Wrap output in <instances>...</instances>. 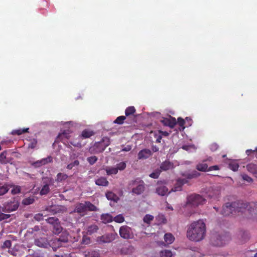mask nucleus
<instances>
[{
	"mask_svg": "<svg viewBox=\"0 0 257 257\" xmlns=\"http://www.w3.org/2000/svg\"><path fill=\"white\" fill-rule=\"evenodd\" d=\"M206 225L201 220L192 222L188 227L186 235L191 241L198 242L203 240L206 234Z\"/></svg>",
	"mask_w": 257,
	"mask_h": 257,
	"instance_id": "obj_1",
	"label": "nucleus"
},
{
	"mask_svg": "<svg viewBox=\"0 0 257 257\" xmlns=\"http://www.w3.org/2000/svg\"><path fill=\"white\" fill-rule=\"evenodd\" d=\"M245 206L246 205L242 201L228 202L222 206L221 214L224 216H228L230 214H235L239 212L244 213V209Z\"/></svg>",
	"mask_w": 257,
	"mask_h": 257,
	"instance_id": "obj_2",
	"label": "nucleus"
},
{
	"mask_svg": "<svg viewBox=\"0 0 257 257\" xmlns=\"http://www.w3.org/2000/svg\"><path fill=\"white\" fill-rule=\"evenodd\" d=\"M230 236L227 232H223L221 234H213L211 237V241L213 245L215 246H222L230 240Z\"/></svg>",
	"mask_w": 257,
	"mask_h": 257,
	"instance_id": "obj_3",
	"label": "nucleus"
},
{
	"mask_svg": "<svg viewBox=\"0 0 257 257\" xmlns=\"http://www.w3.org/2000/svg\"><path fill=\"white\" fill-rule=\"evenodd\" d=\"M129 186L132 188V193L137 195H140L145 191V183L140 178L131 181Z\"/></svg>",
	"mask_w": 257,
	"mask_h": 257,
	"instance_id": "obj_4",
	"label": "nucleus"
},
{
	"mask_svg": "<svg viewBox=\"0 0 257 257\" xmlns=\"http://www.w3.org/2000/svg\"><path fill=\"white\" fill-rule=\"evenodd\" d=\"M205 202V199L198 194H192L187 197V203L193 206L202 205Z\"/></svg>",
	"mask_w": 257,
	"mask_h": 257,
	"instance_id": "obj_5",
	"label": "nucleus"
},
{
	"mask_svg": "<svg viewBox=\"0 0 257 257\" xmlns=\"http://www.w3.org/2000/svg\"><path fill=\"white\" fill-rule=\"evenodd\" d=\"M109 139L107 137H104L102 141L96 143L94 145L95 153H99L104 151L105 148L109 145Z\"/></svg>",
	"mask_w": 257,
	"mask_h": 257,
	"instance_id": "obj_6",
	"label": "nucleus"
},
{
	"mask_svg": "<svg viewBox=\"0 0 257 257\" xmlns=\"http://www.w3.org/2000/svg\"><path fill=\"white\" fill-rule=\"evenodd\" d=\"M246 205L244 209V214L248 215V218H252L253 214L257 215V203H244Z\"/></svg>",
	"mask_w": 257,
	"mask_h": 257,
	"instance_id": "obj_7",
	"label": "nucleus"
},
{
	"mask_svg": "<svg viewBox=\"0 0 257 257\" xmlns=\"http://www.w3.org/2000/svg\"><path fill=\"white\" fill-rule=\"evenodd\" d=\"M119 235L124 239H131L134 237L132 228L127 225H123L120 227Z\"/></svg>",
	"mask_w": 257,
	"mask_h": 257,
	"instance_id": "obj_8",
	"label": "nucleus"
},
{
	"mask_svg": "<svg viewBox=\"0 0 257 257\" xmlns=\"http://www.w3.org/2000/svg\"><path fill=\"white\" fill-rule=\"evenodd\" d=\"M117 237L116 232H110L99 236L97 238V241L100 243H109L115 239Z\"/></svg>",
	"mask_w": 257,
	"mask_h": 257,
	"instance_id": "obj_9",
	"label": "nucleus"
},
{
	"mask_svg": "<svg viewBox=\"0 0 257 257\" xmlns=\"http://www.w3.org/2000/svg\"><path fill=\"white\" fill-rule=\"evenodd\" d=\"M20 203L19 201L15 199L8 202L4 206L3 211L11 212L16 211L19 207Z\"/></svg>",
	"mask_w": 257,
	"mask_h": 257,
	"instance_id": "obj_10",
	"label": "nucleus"
},
{
	"mask_svg": "<svg viewBox=\"0 0 257 257\" xmlns=\"http://www.w3.org/2000/svg\"><path fill=\"white\" fill-rule=\"evenodd\" d=\"M212 161V158L209 157L199 163L196 166V169L201 172H208V164L206 162H210Z\"/></svg>",
	"mask_w": 257,
	"mask_h": 257,
	"instance_id": "obj_11",
	"label": "nucleus"
},
{
	"mask_svg": "<svg viewBox=\"0 0 257 257\" xmlns=\"http://www.w3.org/2000/svg\"><path fill=\"white\" fill-rule=\"evenodd\" d=\"M47 210L52 213L55 214L57 213H63L66 211V209L64 206L60 205H52L47 208Z\"/></svg>",
	"mask_w": 257,
	"mask_h": 257,
	"instance_id": "obj_12",
	"label": "nucleus"
},
{
	"mask_svg": "<svg viewBox=\"0 0 257 257\" xmlns=\"http://www.w3.org/2000/svg\"><path fill=\"white\" fill-rule=\"evenodd\" d=\"M161 122L165 126H168L170 128H173L177 123L175 117L170 116L168 118H163Z\"/></svg>",
	"mask_w": 257,
	"mask_h": 257,
	"instance_id": "obj_13",
	"label": "nucleus"
},
{
	"mask_svg": "<svg viewBox=\"0 0 257 257\" xmlns=\"http://www.w3.org/2000/svg\"><path fill=\"white\" fill-rule=\"evenodd\" d=\"M74 212L78 213L81 216H83L86 212L85 202L84 203H79L76 204L74 210Z\"/></svg>",
	"mask_w": 257,
	"mask_h": 257,
	"instance_id": "obj_14",
	"label": "nucleus"
},
{
	"mask_svg": "<svg viewBox=\"0 0 257 257\" xmlns=\"http://www.w3.org/2000/svg\"><path fill=\"white\" fill-rule=\"evenodd\" d=\"M64 235H61L58 238H56L55 239V243L58 245V247H61L64 246V244L68 242V235L66 233L64 234Z\"/></svg>",
	"mask_w": 257,
	"mask_h": 257,
	"instance_id": "obj_15",
	"label": "nucleus"
},
{
	"mask_svg": "<svg viewBox=\"0 0 257 257\" xmlns=\"http://www.w3.org/2000/svg\"><path fill=\"white\" fill-rule=\"evenodd\" d=\"M152 155V152L150 150L145 149L140 151L138 155V159H146L149 158Z\"/></svg>",
	"mask_w": 257,
	"mask_h": 257,
	"instance_id": "obj_16",
	"label": "nucleus"
},
{
	"mask_svg": "<svg viewBox=\"0 0 257 257\" xmlns=\"http://www.w3.org/2000/svg\"><path fill=\"white\" fill-rule=\"evenodd\" d=\"M186 183H187V180L186 179H178L172 190L175 192L181 191L182 186Z\"/></svg>",
	"mask_w": 257,
	"mask_h": 257,
	"instance_id": "obj_17",
	"label": "nucleus"
},
{
	"mask_svg": "<svg viewBox=\"0 0 257 257\" xmlns=\"http://www.w3.org/2000/svg\"><path fill=\"white\" fill-rule=\"evenodd\" d=\"M34 243L36 246L40 247L45 248L47 247L48 245L47 239L45 237H41L40 238L36 239Z\"/></svg>",
	"mask_w": 257,
	"mask_h": 257,
	"instance_id": "obj_18",
	"label": "nucleus"
},
{
	"mask_svg": "<svg viewBox=\"0 0 257 257\" xmlns=\"http://www.w3.org/2000/svg\"><path fill=\"white\" fill-rule=\"evenodd\" d=\"M174 168V164L169 161H165L160 165L161 171H167Z\"/></svg>",
	"mask_w": 257,
	"mask_h": 257,
	"instance_id": "obj_19",
	"label": "nucleus"
},
{
	"mask_svg": "<svg viewBox=\"0 0 257 257\" xmlns=\"http://www.w3.org/2000/svg\"><path fill=\"white\" fill-rule=\"evenodd\" d=\"M134 251V248L132 245L124 246L120 250L121 254L127 255L132 254Z\"/></svg>",
	"mask_w": 257,
	"mask_h": 257,
	"instance_id": "obj_20",
	"label": "nucleus"
},
{
	"mask_svg": "<svg viewBox=\"0 0 257 257\" xmlns=\"http://www.w3.org/2000/svg\"><path fill=\"white\" fill-rule=\"evenodd\" d=\"M247 171L257 178V165L250 163L246 166Z\"/></svg>",
	"mask_w": 257,
	"mask_h": 257,
	"instance_id": "obj_21",
	"label": "nucleus"
},
{
	"mask_svg": "<svg viewBox=\"0 0 257 257\" xmlns=\"http://www.w3.org/2000/svg\"><path fill=\"white\" fill-rule=\"evenodd\" d=\"M95 184L98 186H107L109 184L108 181L106 178L103 177H101L95 181Z\"/></svg>",
	"mask_w": 257,
	"mask_h": 257,
	"instance_id": "obj_22",
	"label": "nucleus"
},
{
	"mask_svg": "<svg viewBox=\"0 0 257 257\" xmlns=\"http://www.w3.org/2000/svg\"><path fill=\"white\" fill-rule=\"evenodd\" d=\"M100 219L103 223H107L112 221V216L109 214H102L100 216Z\"/></svg>",
	"mask_w": 257,
	"mask_h": 257,
	"instance_id": "obj_23",
	"label": "nucleus"
},
{
	"mask_svg": "<svg viewBox=\"0 0 257 257\" xmlns=\"http://www.w3.org/2000/svg\"><path fill=\"white\" fill-rule=\"evenodd\" d=\"M99 227L96 224H92L88 226L86 232L87 234L91 235L96 233Z\"/></svg>",
	"mask_w": 257,
	"mask_h": 257,
	"instance_id": "obj_24",
	"label": "nucleus"
},
{
	"mask_svg": "<svg viewBox=\"0 0 257 257\" xmlns=\"http://www.w3.org/2000/svg\"><path fill=\"white\" fill-rule=\"evenodd\" d=\"M164 240L167 244H170L173 242L175 237L171 233H167L164 235Z\"/></svg>",
	"mask_w": 257,
	"mask_h": 257,
	"instance_id": "obj_25",
	"label": "nucleus"
},
{
	"mask_svg": "<svg viewBox=\"0 0 257 257\" xmlns=\"http://www.w3.org/2000/svg\"><path fill=\"white\" fill-rule=\"evenodd\" d=\"M85 204L86 206V211H96L98 210L97 207L90 201H85Z\"/></svg>",
	"mask_w": 257,
	"mask_h": 257,
	"instance_id": "obj_26",
	"label": "nucleus"
},
{
	"mask_svg": "<svg viewBox=\"0 0 257 257\" xmlns=\"http://www.w3.org/2000/svg\"><path fill=\"white\" fill-rule=\"evenodd\" d=\"M84 257H99V253L96 250H87L84 253Z\"/></svg>",
	"mask_w": 257,
	"mask_h": 257,
	"instance_id": "obj_27",
	"label": "nucleus"
},
{
	"mask_svg": "<svg viewBox=\"0 0 257 257\" xmlns=\"http://www.w3.org/2000/svg\"><path fill=\"white\" fill-rule=\"evenodd\" d=\"M238 167L239 165L235 161H230L228 163V168L233 171H237Z\"/></svg>",
	"mask_w": 257,
	"mask_h": 257,
	"instance_id": "obj_28",
	"label": "nucleus"
},
{
	"mask_svg": "<svg viewBox=\"0 0 257 257\" xmlns=\"http://www.w3.org/2000/svg\"><path fill=\"white\" fill-rule=\"evenodd\" d=\"M105 196L108 200L116 202L118 199L117 196L112 192H107L106 193Z\"/></svg>",
	"mask_w": 257,
	"mask_h": 257,
	"instance_id": "obj_29",
	"label": "nucleus"
},
{
	"mask_svg": "<svg viewBox=\"0 0 257 257\" xmlns=\"http://www.w3.org/2000/svg\"><path fill=\"white\" fill-rule=\"evenodd\" d=\"M168 189L166 186H162L159 187L156 189V192L160 195L164 196L167 194Z\"/></svg>",
	"mask_w": 257,
	"mask_h": 257,
	"instance_id": "obj_30",
	"label": "nucleus"
},
{
	"mask_svg": "<svg viewBox=\"0 0 257 257\" xmlns=\"http://www.w3.org/2000/svg\"><path fill=\"white\" fill-rule=\"evenodd\" d=\"M53 232L54 234H59L60 233L62 230V227H61L60 225V221L56 223V224L53 225Z\"/></svg>",
	"mask_w": 257,
	"mask_h": 257,
	"instance_id": "obj_31",
	"label": "nucleus"
},
{
	"mask_svg": "<svg viewBox=\"0 0 257 257\" xmlns=\"http://www.w3.org/2000/svg\"><path fill=\"white\" fill-rule=\"evenodd\" d=\"M29 128H19L17 130H13L12 132V134L13 135H21L22 134H23L25 133L28 132Z\"/></svg>",
	"mask_w": 257,
	"mask_h": 257,
	"instance_id": "obj_32",
	"label": "nucleus"
},
{
	"mask_svg": "<svg viewBox=\"0 0 257 257\" xmlns=\"http://www.w3.org/2000/svg\"><path fill=\"white\" fill-rule=\"evenodd\" d=\"M94 135V133L92 131H90L88 130H84L82 131L81 136H80L81 137V138H83L84 139L89 138L92 136Z\"/></svg>",
	"mask_w": 257,
	"mask_h": 257,
	"instance_id": "obj_33",
	"label": "nucleus"
},
{
	"mask_svg": "<svg viewBox=\"0 0 257 257\" xmlns=\"http://www.w3.org/2000/svg\"><path fill=\"white\" fill-rule=\"evenodd\" d=\"M81 139V137L79 136L77 138L74 140L73 141H70V143L71 144V145H73L74 147L81 148L82 145L81 142L80 141Z\"/></svg>",
	"mask_w": 257,
	"mask_h": 257,
	"instance_id": "obj_34",
	"label": "nucleus"
},
{
	"mask_svg": "<svg viewBox=\"0 0 257 257\" xmlns=\"http://www.w3.org/2000/svg\"><path fill=\"white\" fill-rule=\"evenodd\" d=\"M106 172L107 175H115L118 173V170L116 167H110L106 169Z\"/></svg>",
	"mask_w": 257,
	"mask_h": 257,
	"instance_id": "obj_35",
	"label": "nucleus"
},
{
	"mask_svg": "<svg viewBox=\"0 0 257 257\" xmlns=\"http://www.w3.org/2000/svg\"><path fill=\"white\" fill-rule=\"evenodd\" d=\"M7 152L4 151L2 152L0 155V162L2 164H7L9 162V161L6 157Z\"/></svg>",
	"mask_w": 257,
	"mask_h": 257,
	"instance_id": "obj_36",
	"label": "nucleus"
},
{
	"mask_svg": "<svg viewBox=\"0 0 257 257\" xmlns=\"http://www.w3.org/2000/svg\"><path fill=\"white\" fill-rule=\"evenodd\" d=\"M38 144V141L36 139H32L30 140V143L28 144V148L34 149L36 148Z\"/></svg>",
	"mask_w": 257,
	"mask_h": 257,
	"instance_id": "obj_37",
	"label": "nucleus"
},
{
	"mask_svg": "<svg viewBox=\"0 0 257 257\" xmlns=\"http://www.w3.org/2000/svg\"><path fill=\"white\" fill-rule=\"evenodd\" d=\"M136 112V109L134 106H129L127 107L125 110V114L128 116L134 114Z\"/></svg>",
	"mask_w": 257,
	"mask_h": 257,
	"instance_id": "obj_38",
	"label": "nucleus"
},
{
	"mask_svg": "<svg viewBox=\"0 0 257 257\" xmlns=\"http://www.w3.org/2000/svg\"><path fill=\"white\" fill-rule=\"evenodd\" d=\"M35 202V199L33 197H30L24 199L22 203L25 205H28L33 204Z\"/></svg>",
	"mask_w": 257,
	"mask_h": 257,
	"instance_id": "obj_39",
	"label": "nucleus"
},
{
	"mask_svg": "<svg viewBox=\"0 0 257 257\" xmlns=\"http://www.w3.org/2000/svg\"><path fill=\"white\" fill-rule=\"evenodd\" d=\"M200 175V173L196 171H193L190 173H188L186 175V177L188 179H192L199 177Z\"/></svg>",
	"mask_w": 257,
	"mask_h": 257,
	"instance_id": "obj_40",
	"label": "nucleus"
},
{
	"mask_svg": "<svg viewBox=\"0 0 257 257\" xmlns=\"http://www.w3.org/2000/svg\"><path fill=\"white\" fill-rule=\"evenodd\" d=\"M173 254L170 250L165 249L160 252L161 257H172Z\"/></svg>",
	"mask_w": 257,
	"mask_h": 257,
	"instance_id": "obj_41",
	"label": "nucleus"
},
{
	"mask_svg": "<svg viewBox=\"0 0 257 257\" xmlns=\"http://www.w3.org/2000/svg\"><path fill=\"white\" fill-rule=\"evenodd\" d=\"M50 191L49 185L48 184L44 185L41 189L40 194L41 195H46Z\"/></svg>",
	"mask_w": 257,
	"mask_h": 257,
	"instance_id": "obj_42",
	"label": "nucleus"
},
{
	"mask_svg": "<svg viewBox=\"0 0 257 257\" xmlns=\"http://www.w3.org/2000/svg\"><path fill=\"white\" fill-rule=\"evenodd\" d=\"M68 177V176L67 174L62 173H59L57 175V181L59 182H61L67 179Z\"/></svg>",
	"mask_w": 257,
	"mask_h": 257,
	"instance_id": "obj_43",
	"label": "nucleus"
},
{
	"mask_svg": "<svg viewBox=\"0 0 257 257\" xmlns=\"http://www.w3.org/2000/svg\"><path fill=\"white\" fill-rule=\"evenodd\" d=\"M9 186H10L8 184H5L0 187V196L5 194L8 192Z\"/></svg>",
	"mask_w": 257,
	"mask_h": 257,
	"instance_id": "obj_44",
	"label": "nucleus"
},
{
	"mask_svg": "<svg viewBox=\"0 0 257 257\" xmlns=\"http://www.w3.org/2000/svg\"><path fill=\"white\" fill-rule=\"evenodd\" d=\"M46 220L48 223L51 224L52 226L59 221V219L55 217H49Z\"/></svg>",
	"mask_w": 257,
	"mask_h": 257,
	"instance_id": "obj_45",
	"label": "nucleus"
},
{
	"mask_svg": "<svg viewBox=\"0 0 257 257\" xmlns=\"http://www.w3.org/2000/svg\"><path fill=\"white\" fill-rule=\"evenodd\" d=\"M70 131L69 130H65L61 133L59 134L58 137L59 138H65L67 139H69L70 138Z\"/></svg>",
	"mask_w": 257,
	"mask_h": 257,
	"instance_id": "obj_46",
	"label": "nucleus"
},
{
	"mask_svg": "<svg viewBox=\"0 0 257 257\" xmlns=\"http://www.w3.org/2000/svg\"><path fill=\"white\" fill-rule=\"evenodd\" d=\"M40 161L41 162V164H42V165L43 166V165H46L49 163L52 162L53 159L51 156H48L47 158H43V159L40 160Z\"/></svg>",
	"mask_w": 257,
	"mask_h": 257,
	"instance_id": "obj_47",
	"label": "nucleus"
},
{
	"mask_svg": "<svg viewBox=\"0 0 257 257\" xmlns=\"http://www.w3.org/2000/svg\"><path fill=\"white\" fill-rule=\"evenodd\" d=\"M126 119V117L123 115L117 117L114 121V123L121 124L123 123L124 120Z\"/></svg>",
	"mask_w": 257,
	"mask_h": 257,
	"instance_id": "obj_48",
	"label": "nucleus"
},
{
	"mask_svg": "<svg viewBox=\"0 0 257 257\" xmlns=\"http://www.w3.org/2000/svg\"><path fill=\"white\" fill-rule=\"evenodd\" d=\"M113 220L117 223H120L124 221V218L122 214H119L114 217Z\"/></svg>",
	"mask_w": 257,
	"mask_h": 257,
	"instance_id": "obj_49",
	"label": "nucleus"
},
{
	"mask_svg": "<svg viewBox=\"0 0 257 257\" xmlns=\"http://www.w3.org/2000/svg\"><path fill=\"white\" fill-rule=\"evenodd\" d=\"M98 160V158L95 156H93L87 158V160L90 165H92L95 164Z\"/></svg>",
	"mask_w": 257,
	"mask_h": 257,
	"instance_id": "obj_50",
	"label": "nucleus"
},
{
	"mask_svg": "<svg viewBox=\"0 0 257 257\" xmlns=\"http://www.w3.org/2000/svg\"><path fill=\"white\" fill-rule=\"evenodd\" d=\"M153 216L150 214H147L144 216L143 220L145 222L147 223V224H150L151 221L153 220Z\"/></svg>",
	"mask_w": 257,
	"mask_h": 257,
	"instance_id": "obj_51",
	"label": "nucleus"
},
{
	"mask_svg": "<svg viewBox=\"0 0 257 257\" xmlns=\"http://www.w3.org/2000/svg\"><path fill=\"white\" fill-rule=\"evenodd\" d=\"M21 191V188L20 186H14L13 189L11 191L12 194H17L20 193Z\"/></svg>",
	"mask_w": 257,
	"mask_h": 257,
	"instance_id": "obj_52",
	"label": "nucleus"
},
{
	"mask_svg": "<svg viewBox=\"0 0 257 257\" xmlns=\"http://www.w3.org/2000/svg\"><path fill=\"white\" fill-rule=\"evenodd\" d=\"M79 165V162L78 160H75L73 162L68 164L67 166V169L71 170L74 167L78 166Z\"/></svg>",
	"mask_w": 257,
	"mask_h": 257,
	"instance_id": "obj_53",
	"label": "nucleus"
},
{
	"mask_svg": "<svg viewBox=\"0 0 257 257\" xmlns=\"http://www.w3.org/2000/svg\"><path fill=\"white\" fill-rule=\"evenodd\" d=\"M12 246V241L10 240H7L2 245V248H10Z\"/></svg>",
	"mask_w": 257,
	"mask_h": 257,
	"instance_id": "obj_54",
	"label": "nucleus"
},
{
	"mask_svg": "<svg viewBox=\"0 0 257 257\" xmlns=\"http://www.w3.org/2000/svg\"><path fill=\"white\" fill-rule=\"evenodd\" d=\"M90 242V238L89 237L84 235L82 237V240H81V244H88Z\"/></svg>",
	"mask_w": 257,
	"mask_h": 257,
	"instance_id": "obj_55",
	"label": "nucleus"
},
{
	"mask_svg": "<svg viewBox=\"0 0 257 257\" xmlns=\"http://www.w3.org/2000/svg\"><path fill=\"white\" fill-rule=\"evenodd\" d=\"M161 173V170H157L154 172L152 173L150 176V177L154 178V179H157L158 178L160 174Z\"/></svg>",
	"mask_w": 257,
	"mask_h": 257,
	"instance_id": "obj_56",
	"label": "nucleus"
},
{
	"mask_svg": "<svg viewBox=\"0 0 257 257\" xmlns=\"http://www.w3.org/2000/svg\"><path fill=\"white\" fill-rule=\"evenodd\" d=\"M118 170L121 171L123 170L126 168V164L124 162H120V163L117 164V166L116 167Z\"/></svg>",
	"mask_w": 257,
	"mask_h": 257,
	"instance_id": "obj_57",
	"label": "nucleus"
},
{
	"mask_svg": "<svg viewBox=\"0 0 257 257\" xmlns=\"http://www.w3.org/2000/svg\"><path fill=\"white\" fill-rule=\"evenodd\" d=\"M178 123L179 125L182 127V130H184L185 128L184 124H185V120L181 118V117H178L177 119Z\"/></svg>",
	"mask_w": 257,
	"mask_h": 257,
	"instance_id": "obj_58",
	"label": "nucleus"
},
{
	"mask_svg": "<svg viewBox=\"0 0 257 257\" xmlns=\"http://www.w3.org/2000/svg\"><path fill=\"white\" fill-rule=\"evenodd\" d=\"M241 176L243 180L246 181L248 183L252 182L253 181L252 179L246 174H243Z\"/></svg>",
	"mask_w": 257,
	"mask_h": 257,
	"instance_id": "obj_59",
	"label": "nucleus"
},
{
	"mask_svg": "<svg viewBox=\"0 0 257 257\" xmlns=\"http://www.w3.org/2000/svg\"><path fill=\"white\" fill-rule=\"evenodd\" d=\"M219 148L218 145L216 143H213L210 145V149L211 151H216Z\"/></svg>",
	"mask_w": 257,
	"mask_h": 257,
	"instance_id": "obj_60",
	"label": "nucleus"
},
{
	"mask_svg": "<svg viewBox=\"0 0 257 257\" xmlns=\"http://www.w3.org/2000/svg\"><path fill=\"white\" fill-rule=\"evenodd\" d=\"M251 153L254 154L256 155H257V147L255 148L254 150L249 149V150H247L246 151V154L247 156H250L251 155Z\"/></svg>",
	"mask_w": 257,
	"mask_h": 257,
	"instance_id": "obj_61",
	"label": "nucleus"
},
{
	"mask_svg": "<svg viewBox=\"0 0 257 257\" xmlns=\"http://www.w3.org/2000/svg\"><path fill=\"white\" fill-rule=\"evenodd\" d=\"M34 218L36 220L39 221L43 219V215L41 213H38L34 216Z\"/></svg>",
	"mask_w": 257,
	"mask_h": 257,
	"instance_id": "obj_62",
	"label": "nucleus"
},
{
	"mask_svg": "<svg viewBox=\"0 0 257 257\" xmlns=\"http://www.w3.org/2000/svg\"><path fill=\"white\" fill-rule=\"evenodd\" d=\"M8 252L14 256H17L18 255V250L14 249H9L8 250Z\"/></svg>",
	"mask_w": 257,
	"mask_h": 257,
	"instance_id": "obj_63",
	"label": "nucleus"
},
{
	"mask_svg": "<svg viewBox=\"0 0 257 257\" xmlns=\"http://www.w3.org/2000/svg\"><path fill=\"white\" fill-rule=\"evenodd\" d=\"M32 165L35 167H40L43 166L42 164H41V162L40 160H38L34 162L32 164Z\"/></svg>",
	"mask_w": 257,
	"mask_h": 257,
	"instance_id": "obj_64",
	"label": "nucleus"
}]
</instances>
